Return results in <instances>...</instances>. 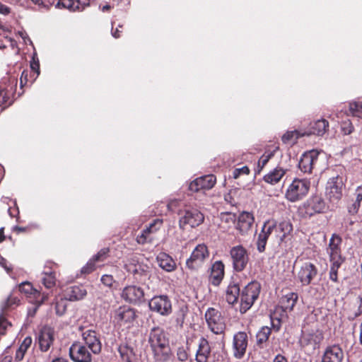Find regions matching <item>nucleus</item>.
Returning <instances> with one entry per match:
<instances>
[{
    "label": "nucleus",
    "mask_w": 362,
    "mask_h": 362,
    "mask_svg": "<svg viewBox=\"0 0 362 362\" xmlns=\"http://www.w3.org/2000/svg\"><path fill=\"white\" fill-rule=\"evenodd\" d=\"M115 320L122 324L130 323L136 317V313L133 308L128 306L119 307L115 311Z\"/></svg>",
    "instance_id": "obj_22"
},
{
    "label": "nucleus",
    "mask_w": 362,
    "mask_h": 362,
    "mask_svg": "<svg viewBox=\"0 0 362 362\" xmlns=\"http://www.w3.org/2000/svg\"><path fill=\"white\" fill-rule=\"evenodd\" d=\"M248 345V337L245 332H238L233 336V356L238 359L242 358L245 354Z\"/></svg>",
    "instance_id": "obj_12"
},
{
    "label": "nucleus",
    "mask_w": 362,
    "mask_h": 362,
    "mask_svg": "<svg viewBox=\"0 0 362 362\" xmlns=\"http://www.w3.org/2000/svg\"><path fill=\"white\" fill-rule=\"evenodd\" d=\"M292 230L293 226L290 222L284 221L277 223L275 221L273 239L280 245Z\"/></svg>",
    "instance_id": "obj_19"
},
{
    "label": "nucleus",
    "mask_w": 362,
    "mask_h": 362,
    "mask_svg": "<svg viewBox=\"0 0 362 362\" xmlns=\"http://www.w3.org/2000/svg\"><path fill=\"white\" fill-rule=\"evenodd\" d=\"M344 358L342 349L337 345L329 346L325 350L322 362H341Z\"/></svg>",
    "instance_id": "obj_24"
},
{
    "label": "nucleus",
    "mask_w": 362,
    "mask_h": 362,
    "mask_svg": "<svg viewBox=\"0 0 362 362\" xmlns=\"http://www.w3.org/2000/svg\"><path fill=\"white\" fill-rule=\"evenodd\" d=\"M100 281L103 285L109 288L112 287L115 282L113 276L109 274L103 275Z\"/></svg>",
    "instance_id": "obj_54"
},
{
    "label": "nucleus",
    "mask_w": 362,
    "mask_h": 362,
    "mask_svg": "<svg viewBox=\"0 0 362 362\" xmlns=\"http://www.w3.org/2000/svg\"><path fill=\"white\" fill-rule=\"evenodd\" d=\"M30 68L36 74L35 77L34 78L35 81L40 74V62L35 48L33 49L32 59L30 61Z\"/></svg>",
    "instance_id": "obj_44"
},
{
    "label": "nucleus",
    "mask_w": 362,
    "mask_h": 362,
    "mask_svg": "<svg viewBox=\"0 0 362 362\" xmlns=\"http://www.w3.org/2000/svg\"><path fill=\"white\" fill-rule=\"evenodd\" d=\"M326 209L324 199L320 196H313L305 202L301 207V211L307 216H313L317 214L323 213Z\"/></svg>",
    "instance_id": "obj_8"
},
{
    "label": "nucleus",
    "mask_w": 362,
    "mask_h": 362,
    "mask_svg": "<svg viewBox=\"0 0 362 362\" xmlns=\"http://www.w3.org/2000/svg\"><path fill=\"white\" fill-rule=\"evenodd\" d=\"M361 203V202L355 199L351 204H349L347 206L349 214L351 215H356L360 209Z\"/></svg>",
    "instance_id": "obj_52"
},
{
    "label": "nucleus",
    "mask_w": 362,
    "mask_h": 362,
    "mask_svg": "<svg viewBox=\"0 0 362 362\" xmlns=\"http://www.w3.org/2000/svg\"><path fill=\"white\" fill-rule=\"evenodd\" d=\"M274 151L272 152H265L259 158L257 163L258 172L259 173L263 168L267 165L268 161L274 156Z\"/></svg>",
    "instance_id": "obj_45"
},
{
    "label": "nucleus",
    "mask_w": 362,
    "mask_h": 362,
    "mask_svg": "<svg viewBox=\"0 0 362 362\" xmlns=\"http://www.w3.org/2000/svg\"><path fill=\"white\" fill-rule=\"evenodd\" d=\"M205 319L209 329L216 334H224L226 323L221 313L214 308H209L205 313Z\"/></svg>",
    "instance_id": "obj_4"
},
{
    "label": "nucleus",
    "mask_w": 362,
    "mask_h": 362,
    "mask_svg": "<svg viewBox=\"0 0 362 362\" xmlns=\"http://www.w3.org/2000/svg\"><path fill=\"white\" fill-rule=\"evenodd\" d=\"M19 299L17 297L13 296H9L1 306V310L3 313H4L6 311V310L11 308V306L17 305Z\"/></svg>",
    "instance_id": "obj_49"
},
{
    "label": "nucleus",
    "mask_w": 362,
    "mask_h": 362,
    "mask_svg": "<svg viewBox=\"0 0 362 362\" xmlns=\"http://www.w3.org/2000/svg\"><path fill=\"white\" fill-rule=\"evenodd\" d=\"M69 356L75 362L91 361V354L88 348L79 342L74 343L69 348Z\"/></svg>",
    "instance_id": "obj_14"
},
{
    "label": "nucleus",
    "mask_w": 362,
    "mask_h": 362,
    "mask_svg": "<svg viewBox=\"0 0 362 362\" xmlns=\"http://www.w3.org/2000/svg\"><path fill=\"white\" fill-rule=\"evenodd\" d=\"M28 71L24 70L22 72L21 78H20V85L21 87L26 85V83H28Z\"/></svg>",
    "instance_id": "obj_60"
},
{
    "label": "nucleus",
    "mask_w": 362,
    "mask_h": 362,
    "mask_svg": "<svg viewBox=\"0 0 362 362\" xmlns=\"http://www.w3.org/2000/svg\"><path fill=\"white\" fill-rule=\"evenodd\" d=\"M11 13V8L0 2V14L7 16Z\"/></svg>",
    "instance_id": "obj_63"
},
{
    "label": "nucleus",
    "mask_w": 362,
    "mask_h": 362,
    "mask_svg": "<svg viewBox=\"0 0 362 362\" xmlns=\"http://www.w3.org/2000/svg\"><path fill=\"white\" fill-rule=\"evenodd\" d=\"M209 256L207 247L204 244H199L192 251L189 258L187 259L186 266L192 271L197 270L202 266Z\"/></svg>",
    "instance_id": "obj_5"
},
{
    "label": "nucleus",
    "mask_w": 362,
    "mask_h": 362,
    "mask_svg": "<svg viewBox=\"0 0 362 362\" xmlns=\"http://www.w3.org/2000/svg\"><path fill=\"white\" fill-rule=\"evenodd\" d=\"M250 170L247 166H243L240 168H235L233 172V176L235 179L240 177V175H248Z\"/></svg>",
    "instance_id": "obj_55"
},
{
    "label": "nucleus",
    "mask_w": 362,
    "mask_h": 362,
    "mask_svg": "<svg viewBox=\"0 0 362 362\" xmlns=\"http://www.w3.org/2000/svg\"><path fill=\"white\" fill-rule=\"evenodd\" d=\"M320 153L312 150L303 154L299 163V169L304 173H311L312 170L317 165Z\"/></svg>",
    "instance_id": "obj_13"
},
{
    "label": "nucleus",
    "mask_w": 362,
    "mask_h": 362,
    "mask_svg": "<svg viewBox=\"0 0 362 362\" xmlns=\"http://www.w3.org/2000/svg\"><path fill=\"white\" fill-rule=\"evenodd\" d=\"M224 276V265L221 261L216 262L211 267L209 276L210 282L214 286H218Z\"/></svg>",
    "instance_id": "obj_27"
},
{
    "label": "nucleus",
    "mask_w": 362,
    "mask_h": 362,
    "mask_svg": "<svg viewBox=\"0 0 362 362\" xmlns=\"http://www.w3.org/2000/svg\"><path fill=\"white\" fill-rule=\"evenodd\" d=\"M204 220L203 214L198 209L192 208L184 211V214L180 218L179 223L181 228H184L186 225L194 228L202 224Z\"/></svg>",
    "instance_id": "obj_10"
},
{
    "label": "nucleus",
    "mask_w": 362,
    "mask_h": 362,
    "mask_svg": "<svg viewBox=\"0 0 362 362\" xmlns=\"http://www.w3.org/2000/svg\"><path fill=\"white\" fill-rule=\"evenodd\" d=\"M275 221L268 220L264 222L262 230L258 236L257 243V250L259 252H262L265 250L267 241L269 237L273 238Z\"/></svg>",
    "instance_id": "obj_15"
},
{
    "label": "nucleus",
    "mask_w": 362,
    "mask_h": 362,
    "mask_svg": "<svg viewBox=\"0 0 362 362\" xmlns=\"http://www.w3.org/2000/svg\"><path fill=\"white\" fill-rule=\"evenodd\" d=\"M118 351L124 361L138 362V356L132 346L127 344H122L119 346Z\"/></svg>",
    "instance_id": "obj_29"
},
{
    "label": "nucleus",
    "mask_w": 362,
    "mask_h": 362,
    "mask_svg": "<svg viewBox=\"0 0 362 362\" xmlns=\"http://www.w3.org/2000/svg\"><path fill=\"white\" fill-rule=\"evenodd\" d=\"M41 281L42 284L47 288H50L55 285L56 277L53 275H42Z\"/></svg>",
    "instance_id": "obj_48"
},
{
    "label": "nucleus",
    "mask_w": 362,
    "mask_h": 362,
    "mask_svg": "<svg viewBox=\"0 0 362 362\" xmlns=\"http://www.w3.org/2000/svg\"><path fill=\"white\" fill-rule=\"evenodd\" d=\"M125 268L128 272L133 274L134 278L140 282H144L149 277L150 268L147 265L129 263L125 264Z\"/></svg>",
    "instance_id": "obj_21"
},
{
    "label": "nucleus",
    "mask_w": 362,
    "mask_h": 362,
    "mask_svg": "<svg viewBox=\"0 0 362 362\" xmlns=\"http://www.w3.org/2000/svg\"><path fill=\"white\" fill-rule=\"evenodd\" d=\"M271 332L272 329L270 327L267 326L262 327L256 335L257 345L262 346L264 343L267 342Z\"/></svg>",
    "instance_id": "obj_39"
},
{
    "label": "nucleus",
    "mask_w": 362,
    "mask_h": 362,
    "mask_svg": "<svg viewBox=\"0 0 362 362\" xmlns=\"http://www.w3.org/2000/svg\"><path fill=\"white\" fill-rule=\"evenodd\" d=\"M357 305H358V309H357V311L354 314L355 317L359 316L362 313V298L358 297L357 298Z\"/></svg>",
    "instance_id": "obj_64"
},
{
    "label": "nucleus",
    "mask_w": 362,
    "mask_h": 362,
    "mask_svg": "<svg viewBox=\"0 0 362 362\" xmlns=\"http://www.w3.org/2000/svg\"><path fill=\"white\" fill-rule=\"evenodd\" d=\"M87 294L83 286H74L69 291V300H78L83 299Z\"/></svg>",
    "instance_id": "obj_36"
},
{
    "label": "nucleus",
    "mask_w": 362,
    "mask_h": 362,
    "mask_svg": "<svg viewBox=\"0 0 362 362\" xmlns=\"http://www.w3.org/2000/svg\"><path fill=\"white\" fill-rule=\"evenodd\" d=\"M98 261L92 257L86 264L82 267L81 273L84 274H89L94 272L97 268Z\"/></svg>",
    "instance_id": "obj_47"
},
{
    "label": "nucleus",
    "mask_w": 362,
    "mask_h": 362,
    "mask_svg": "<svg viewBox=\"0 0 362 362\" xmlns=\"http://www.w3.org/2000/svg\"><path fill=\"white\" fill-rule=\"evenodd\" d=\"M68 306V299L66 297L57 298L56 300V313L59 316L63 315L66 313V308Z\"/></svg>",
    "instance_id": "obj_41"
},
{
    "label": "nucleus",
    "mask_w": 362,
    "mask_h": 362,
    "mask_svg": "<svg viewBox=\"0 0 362 362\" xmlns=\"http://www.w3.org/2000/svg\"><path fill=\"white\" fill-rule=\"evenodd\" d=\"M177 358L180 362H186L189 358V354L186 348L181 346L177 349Z\"/></svg>",
    "instance_id": "obj_51"
},
{
    "label": "nucleus",
    "mask_w": 362,
    "mask_h": 362,
    "mask_svg": "<svg viewBox=\"0 0 362 362\" xmlns=\"http://www.w3.org/2000/svg\"><path fill=\"white\" fill-rule=\"evenodd\" d=\"M317 269L315 265L310 262H304L298 272V278L303 285H308L317 276Z\"/></svg>",
    "instance_id": "obj_16"
},
{
    "label": "nucleus",
    "mask_w": 362,
    "mask_h": 362,
    "mask_svg": "<svg viewBox=\"0 0 362 362\" xmlns=\"http://www.w3.org/2000/svg\"><path fill=\"white\" fill-rule=\"evenodd\" d=\"M341 130L344 134H350L354 131L352 123L349 120L344 122L341 124Z\"/></svg>",
    "instance_id": "obj_56"
},
{
    "label": "nucleus",
    "mask_w": 362,
    "mask_h": 362,
    "mask_svg": "<svg viewBox=\"0 0 362 362\" xmlns=\"http://www.w3.org/2000/svg\"><path fill=\"white\" fill-rule=\"evenodd\" d=\"M259 291L260 286L257 282H251L244 288L240 295V311L241 313H245L251 308L259 296Z\"/></svg>",
    "instance_id": "obj_3"
},
{
    "label": "nucleus",
    "mask_w": 362,
    "mask_h": 362,
    "mask_svg": "<svg viewBox=\"0 0 362 362\" xmlns=\"http://www.w3.org/2000/svg\"><path fill=\"white\" fill-rule=\"evenodd\" d=\"M19 37L22 39L21 43L24 44L25 45H32L33 42L30 39L28 34L24 30H21L18 32Z\"/></svg>",
    "instance_id": "obj_59"
},
{
    "label": "nucleus",
    "mask_w": 362,
    "mask_h": 362,
    "mask_svg": "<svg viewBox=\"0 0 362 362\" xmlns=\"http://www.w3.org/2000/svg\"><path fill=\"white\" fill-rule=\"evenodd\" d=\"M344 182L342 177L336 176L330 178L326 185V196L331 202L336 203L342 197Z\"/></svg>",
    "instance_id": "obj_7"
},
{
    "label": "nucleus",
    "mask_w": 362,
    "mask_h": 362,
    "mask_svg": "<svg viewBox=\"0 0 362 362\" xmlns=\"http://www.w3.org/2000/svg\"><path fill=\"white\" fill-rule=\"evenodd\" d=\"M254 221L252 214L243 211L237 219L236 229L241 235H246L251 230Z\"/></svg>",
    "instance_id": "obj_20"
},
{
    "label": "nucleus",
    "mask_w": 362,
    "mask_h": 362,
    "mask_svg": "<svg viewBox=\"0 0 362 362\" xmlns=\"http://www.w3.org/2000/svg\"><path fill=\"white\" fill-rule=\"evenodd\" d=\"M109 252V249L107 247H104L101 249L96 255H95L93 257L98 261V262H103L107 257V255Z\"/></svg>",
    "instance_id": "obj_53"
},
{
    "label": "nucleus",
    "mask_w": 362,
    "mask_h": 362,
    "mask_svg": "<svg viewBox=\"0 0 362 362\" xmlns=\"http://www.w3.org/2000/svg\"><path fill=\"white\" fill-rule=\"evenodd\" d=\"M121 296L127 302L136 303L142 300L144 292L140 287L128 286L124 288Z\"/></svg>",
    "instance_id": "obj_18"
},
{
    "label": "nucleus",
    "mask_w": 362,
    "mask_h": 362,
    "mask_svg": "<svg viewBox=\"0 0 362 362\" xmlns=\"http://www.w3.org/2000/svg\"><path fill=\"white\" fill-rule=\"evenodd\" d=\"M331 262L330 271H329V279L334 281L337 282L338 280L337 273L338 269L341 267V264L344 262V260H329Z\"/></svg>",
    "instance_id": "obj_42"
},
{
    "label": "nucleus",
    "mask_w": 362,
    "mask_h": 362,
    "mask_svg": "<svg viewBox=\"0 0 362 362\" xmlns=\"http://www.w3.org/2000/svg\"><path fill=\"white\" fill-rule=\"evenodd\" d=\"M341 243V238L337 235H332L329 244L328 251L334 250H340L339 245Z\"/></svg>",
    "instance_id": "obj_50"
},
{
    "label": "nucleus",
    "mask_w": 362,
    "mask_h": 362,
    "mask_svg": "<svg viewBox=\"0 0 362 362\" xmlns=\"http://www.w3.org/2000/svg\"><path fill=\"white\" fill-rule=\"evenodd\" d=\"M83 339L88 348L94 353L98 354L100 351L101 346L99 340L96 337L95 332L88 329L83 332Z\"/></svg>",
    "instance_id": "obj_26"
},
{
    "label": "nucleus",
    "mask_w": 362,
    "mask_h": 362,
    "mask_svg": "<svg viewBox=\"0 0 362 362\" xmlns=\"http://www.w3.org/2000/svg\"><path fill=\"white\" fill-rule=\"evenodd\" d=\"M151 311L161 315H168L172 313V303L167 296H157L151 299L148 303Z\"/></svg>",
    "instance_id": "obj_9"
},
{
    "label": "nucleus",
    "mask_w": 362,
    "mask_h": 362,
    "mask_svg": "<svg viewBox=\"0 0 362 362\" xmlns=\"http://www.w3.org/2000/svg\"><path fill=\"white\" fill-rule=\"evenodd\" d=\"M349 111L353 116L362 118V101L350 103Z\"/></svg>",
    "instance_id": "obj_43"
},
{
    "label": "nucleus",
    "mask_w": 362,
    "mask_h": 362,
    "mask_svg": "<svg viewBox=\"0 0 362 362\" xmlns=\"http://www.w3.org/2000/svg\"><path fill=\"white\" fill-rule=\"evenodd\" d=\"M322 339V334L318 330L311 332H303L300 339V345L305 351L315 350Z\"/></svg>",
    "instance_id": "obj_11"
},
{
    "label": "nucleus",
    "mask_w": 362,
    "mask_h": 362,
    "mask_svg": "<svg viewBox=\"0 0 362 362\" xmlns=\"http://www.w3.org/2000/svg\"><path fill=\"white\" fill-rule=\"evenodd\" d=\"M157 262L159 267L166 272H173L176 267L173 258L166 253H160L157 256Z\"/></svg>",
    "instance_id": "obj_33"
},
{
    "label": "nucleus",
    "mask_w": 362,
    "mask_h": 362,
    "mask_svg": "<svg viewBox=\"0 0 362 362\" xmlns=\"http://www.w3.org/2000/svg\"><path fill=\"white\" fill-rule=\"evenodd\" d=\"M89 4V0H69V11H82Z\"/></svg>",
    "instance_id": "obj_40"
},
{
    "label": "nucleus",
    "mask_w": 362,
    "mask_h": 362,
    "mask_svg": "<svg viewBox=\"0 0 362 362\" xmlns=\"http://www.w3.org/2000/svg\"><path fill=\"white\" fill-rule=\"evenodd\" d=\"M211 352V347L209 341L202 337L199 339V348L196 354L197 362H207L208 358Z\"/></svg>",
    "instance_id": "obj_28"
},
{
    "label": "nucleus",
    "mask_w": 362,
    "mask_h": 362,
    "mask_svg": "<svg viewBox=\"0 0 362 362\" xmlns=\"http://www.w3.org/2000/svg\"><path fill=\"white\" fill-rule=\"evenodd\" d=\"M54 331L49 327H44L38 335L40 349L42 351H47L54 340Z\"/></svg>",
    "instance_id": "obj_23"
},
{
    "label": "nucleus",
    "mask_w": 362,
    "mask_h": 362,
    "mask_svg": "<svg viewBox=\"0 0 362 362\" xmlns=\"http://www.w3.org/2000/svg\"><path fill=\"white\" fill-rule=\"evenodd\" d=\"M306 134V132L301 133L300 131L293 130L287 132L285 133L281 139L284 144H294L297 141V139L301 136H303Z\"/></svg>",
    "instance_id": "obj_37"
},
{
    "label": "nucleus",
    "mask_w": 362,
    "mask_h": 362,
    "mask_svg": "<svg viewBox=\"0 0 362 362\" xmlns=\"http://www.w3.org/2000/svg\"><path fill=\"white\" fill-rule=\"evenodd\" d=\"M11 324L3 316H0V334H4L6 329Z\"/></svg>",
    "instance_id": "obj_57"
},
{
    "label": "nucleus",
    "mask_w": 362,
    "mask_h": 362,
    "mask_svg": "<svg viewBox=\"0 0 362 362\" xmlns=\"http://www.w3.org/2000/svg\"><path fill=\"white\" fill-rule=\"evenodd\" d=\"M286 170L276 167L264 176V180L271 185L277 184L286 174Z\"/></svg>",
    "instance_id": "obj_30"
},
{
    "label": "nucleus",
    "mask_w": 362,
    "mask_h": 362,
    "mask_svg": "<svg viewBox=\"0 0 362 362\" xmlns=\"http://www.w3.org/2000/svg\"><path fill=\"white\" fill-rule=\"evenodd\" d=\"M329 260H344L341 255V250H334L328 251Z\"/></svg>",
    "instance_id": "obj_58"
},
{
    "label": "nucleus",
    "mask_w": 362,
    "mask_h": 362,
    "mask_svg": "<svg viewBox=\"0 0 362 362\" xmlns=\"http://www.w3.org/2000/svg\"><path fill=\"white\" fill-rule=\"evenodd\" d=\"M230 256L235 271L239 272L245 269L249 261V255L243 246L236 245L231 247Z\"/></svg>",
    "instance_id": "obj_6"
},
{
    "label": "nucleus",
    "mask_w": 362,
    "mask_h": 362,
    "mask_svg": "<svg viewBox=\"0 0 362 362\" xmlns=\"http://www.w3.org/2000/svg\"><path fill=\"white\" fill-rule=\"evenodd\" d=\"M163 221L161 219H156L151 223L148 227L144 229L142 233L137 236L136 241L139 244H145L147 242H150L151 238L149 235L151 233L157 231L162 226Z\"/></svg>",
    "instance_id": "obj_25"
},
{
    "label": "nucleus",
    "mask_w": 362,
    "mask_h": 362,
    "mask_svg": "<svg viewBox=\"0 0 362 362\" xmlns=\"http://www.w3.org/2000/svg\"><path fill=\"white\" fill-rule=\"evenodd\" d=\"M310 186V181L305 179H294L288 185L285 197L291 202H296L305 197Z\"/></svg>",
    "instance_id": "obj_2"
},
{
    "label": "nucleus",
    "mask_w": 362,
    "mask_h": 362,
    "mask_svg": "<svg viewBox=\"0 0 362 362\" xmlns=\"http://www.w3.org/2000/svg\"><path fill=\"white\" fill-rule=\"evenodd\" d=\"M216 181V179L214 175L202 176L191 182L189 185V189L193 192H197L202 189H210L214 186Z\"/></svg>",
    "instance_id": "obj_17"
},
{
    "label": "nucleus",
    "mask_w": 362,
    "mask_h": 362,
    "mask_svg": "<svg viewBox=\"0 0 362 362\" xmlns=\"http://www.w3.org/2000/svg\"><path fill=\"white\" fill-rule=\"evenodd\" d=\"M354 195H355V198H356L355 199L361 202V201H362V185L357 187V188L355 190Z\"/></svg>",
    "instance_id": "obj_62"
},
{
    "label": "nucleus",
    "mask_w": 362,
    "mask_h": 362,
    "mask_svg": "<svg viewBox=\"0 0 362 362\" xmlns=\"http://www.w3.org/2000/svg\"><path fill=\"white\" fill-rule=\"evenodd\" d=\"M240 296V287L238 284L231 282L226 292V299L229 304H234L237 302Z\"/></svg>",
    "instance_id": "obj_34"
},
{
    "label": "nucleus",
    "mask_w": 362,
    "mask_h": 362,
    "mask_svg": "<svg viewBox=\"0 0 362 362\" xmlns=\"http://www.w3.org/2000/svg\"><path fill=\"white\" fill-rule=\"evenodd\" d=\"M298 296L296 293H288L283 296L279 301L281 308L284 311H291L295 306Z\"/></svg>",
    "instance_id": "obj_32"
},
{
    "label": "nucleus",
    "mask_w": 362,
    "mask_h": 362,
    "mask_svg": "<svg viewBox=\"0 0 362 362\" xmlns=\"http://www.w3.org/2000/svg\"><path fill=\"white\" fill-rule=\"evenodd\" d=\"M236 216L232 213H222L221 214V223L219 224L220 228L223 231H227L235 223Z\"/></svg>",
    "instance_id": "obj_35"
},
{
    "label": "nucleus",
    "mask_w": 362,
    "mask_h": 362,
    "mask_svg": "<svg viewBox=\"0 0 362 362\" xmlns=\"http://www.w3.org/2000/svg\"><path fill=\"white\" fill-rule=\"evenodd\" d=\"M19 291L22 293L27 294H33L36 298L37 294L40 296V293L33 288V286L29 282H23L19 285Z\"/></svg>",
    "instance_id": "obj_46"
},
{
    "label": "nucleus",
    "mask_w": 362,
    "mask_h": 362,
    "mask_svg": "<svg viewBox=\"0 0 362 362\" xmlns=\"http://www.w3.org/2000/svg\"><path fill=\"white\" fill-rule=\"evenodd\" d=\"M329 127V123L326 119H318L313 123H310V132H306L305 135L315 134L317 136H322Z\"/></svg>",
    "instance_id": "obj_31"
},
{
    "label": "nucleus",
    "mask_w": 362,
    "mask_h": 362,
    "mask_svg": "<svg viewBox=\"0 0 362 362\" xmlns=\"http://www.w3.org/2000/svg\"><path fill=\"white\" fill-rule=\"evenodd\" d=\"M148 342L156 362H168L170 359L172 352L169 340L163 329L158 327L151 329Z\"/></svg>",
    "instance_id": "obj_1"
},
{
    "label": "nucleus",
    "mask_w": 362,
    "mask_h": 362,
    "mask_svg": "<svg viewBox=\"0 0 362 362\" xmlns=\"http://www.w3.org/2000/svg\"><path fill=\"white\" fill-rule=\"evenodd\" d=\"M32 344V339L30 337H25L21 346L18 349L16 353V360L18 361H21L25 355V353L27 351L28 349L30 346Z\"/></svg>",
    "instance_id": "obj_38"
},
{
    "label": "nucleus",
    "mask_w": 362,
    "mask_h": 362,
    "mask_svg": "<svg viewBox=\"0 0 362 362\" xmlns=\"http://www.w3.org/2000/svg\"><path fill=\"white\" fill-rule=\"evenodd\" d=\"M51 265H52L51 263H48L47 265H45L44 270L42 271L41 275H53V274H54Z\"/></svg>",
    "instance_id": "obj_61"
}]
</instances>
